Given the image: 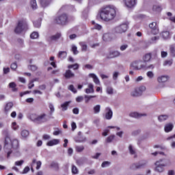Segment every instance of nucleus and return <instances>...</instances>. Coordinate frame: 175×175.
Masks as SVG:
<instances>
[{
  "mask_svg": "<svg viewBox=\"0 0 175 175\" xmlns=\"http://www.w3.org/2000/svg\"><path fill=\"white\" fill-rule=\"evenodd\" d=\"M106 92L108 94V95H113L114 94V90L113 88L109 86L106 89Z\"/></svg>",
  "mask_w": 175,
  "mask_h": 175,
  "instance_id": "nucleus-36",
  "label": "nucleus"
},
{
  "mask_svg": "<svg viewBox=\"0 0 175 175\" xmlns=\"http://www.w3.org/2000/svg\"><path fill=\"white\" fill-rule=\"evenodd\" d=\"M127 8H133L136 5V0H123Z\"/></svg>",
  "mask_w": 175,
  "mask_h": 175,
  "instance_id": "nucleus-18",
  "label": "nucleus"
},
{
  "mask_svg": "<svg viewBox=\"0 0 175 175\" xmlns=\"http://www.w3.org/2000/svg\"><path fill=\"white\" fill-rule=\"evenodd\" d=\"M128 47H129L128 44H123L120 46V51H125V50H126Z\"/></svg>",
  "mask_w": 175,
  "mask_h": 175,
  "instance_id": "nucleus-49",
  "label": "nucleus"
},
{
  "mask_svg": "<svg viewBox=\"0 0 175 175\" xmlns=\"http://www.w3.org/2000/svg\"><path fill=\"white\" fill-rule=\"evenodd\" d=\"M33 25L36 28H40L42 23H40V21H37L33 23Z\"/></svg>",
  "mask_w": 175,
  "mask_h": 175,
  "instance_id": "nucleus-51",
  "label": "nucleus"
},
{
  "mask_svg": "<svg viewBox=\"0 0 175 175\" xmlns=\"http://www.w3.org/2000/svg\"><path fill=\"white\" fill-rule=\"evenodd\" d=\"M85 103H89L90 100L92 99V98H96V96H88V95H85Z\"/></svg>",
  "mask_w": 175,
  "mask_h": 175,
  "instance_id": "nucleus-34",
  "label": "nucleus"
},
{
  "mask_svg": "<svg viewBox=\"0 0 175 175\" xmlns=\"http://www.w3.org/2000/svg\"><path fill=\"white\" fill-rule=\"evenodd\" d=\"M71 101H66L64 103L61 105L62 110V111H66V110H68V106H69V104Z\"/></svg>",
  "mask_w": 175,
  "mask_h": 175,
  "instance_id": "nucleus-27",
  "label": "nucleus"
},
{
  "mask_svg": "<svg viewBox=\"0 0 175 175\" xmlns=\"http://www.w3.org/2000/svg\"><path fill=\"white\" fill-rule=\"evenodd\" d=\"M94 113L95 114H98V113L100 112V105H96V106L94 107L93 108Z\"/></svg>",
  "mask_w": 175,
  "mask_h": 175,
  "instance_id": "nucleus-35",
  "label": "nucleus"
},
{
  "mask_svg": "<svg viewBox=\"0 0 175 175\" xmlns=\"http://www.w3.org/2000/svg\"><path fill=\"white\" fill-rule=\"evenodd\" d=\"M64 77L66 79H72L75 77V73H73L70 70H66L64 73Z\"/></svg>",
  "mask_w": 175,
  "mask_h": 175,
  "instance_id": "nucleus-21",
  "label": "nucleus"
},
{
  "mask_svg": "<svg viewBox=\"0 0 175 175\" xmlns=\"http://www.w3.org/2000/svg\"><path fill=\"white\" fill-rule=\"evenodd\" d=\"M67 55L68 53H66V51H59L57 55V57L59 58H61L62 59H64V58H66Z\"/></svg>",
  "mask_w": 175,
  "mask_h": 175,
  "instance_id": "nucleus-28",
  "label": "nucleus"
},
{
  "mask_svg": "<svg viewBox=\"0 0 175 175\" xmlns=\"http://www.w3.org/2000/svg\"><path fill=\"white\" fill-rule=\"evenodd\" d=\"M129 116L133 118H140L142 117L147 116V113H142L139 112H131L129 113Z\"/></svg>",
  "mask_w": 175,
  "mask_h": 175,
  "instance_id": "nucleus-14",
  "label": "nucleus"
},
{
  "mask_svg": "<svg viewBox=\"0 0 175 175\" xmlns=\"http://www.w3.org/2000/svg\"><path fill=\"white\" fill-rule=\"evenodd\" d=\"M169 118V116L167 115H161L158 117V120L159 122H163V121H166Z\"/></svg>",
  "mask_w": 175,
  "mask_h": 175,
  "instance_id": "nucleus-25",
  "label": "nucleus"
},
{
  "mask_svg": "<svg viewBox=\"0 0 175 175\" xmlns=\"http://www.w3.org/2000/svg\"><path fill=\"white\" fill-rule=\"evenodd\" d=\"M40 2L42 8H46V6H49L50 3H51V0H40Z\"/></svg>",
  "mask_w": 175,
  "mask_h": 175,
  "instance_id": "nucleus-23",
  "label": "nucleus"
},
{
  "mask_svg": "<svg viewBox=\"0 0 175 175\" xmlns=\"http://www.w3.org/2000/svg\"><path fill=\"white\" fill-rule=\"evenodd\" d=\"M131 68H133L134 70H142L144 69V62L142 60H135L131 63Z\"/></svg>",
  "mask_w": 175,
  "mask_h": 175,
  "instance_id": "nucleus-6",
  "label": "nucleus"
},
{
  "mask_svg": "<svg viewBox=\"0 0 175 175\" xmlns=\"http://www.w3.org/2000/svg\"><path fill=\"white\" fill-rule=\"evenodd\" d=\"M49 107L51 110V113H53V111H55V109L54 108V105L52 103L49 104Z\"/></svg>",
  "mask_w": 175,
  "mask_h": 175,
  "instance_id": "nucleus-59",
  "label": "nucleus"
},
{
  "mask_svg": "<svg viewBox=\"0 0 175 175\" xmlns=\"http://www.w3.org/2000/svg\"><path fill=\"white\" fill-rule=\"evenodd\" d=\"M109 132H110V130L106 129L104 130V131L103 132L102 135L103 136H107V133H109Z\"/></svg>",
  "mask_w": 175,
  "mask_h": 175,
  "instance_id": "nucleus-63",
  "label": "nucleus"
},
{
  "mask_svg": "<svg viewBox=\"0 0 175 175\" xmlns=\"http://www.w3.org/2000/svg\"><path fill=\"white\" fill-rule=\"evenodd\" d=\"M28 69L29 70H31L32 72H36V70H38V66L35 65H30V66H28Z\"/></svg>",
  "mask_w": 175,
  "mask_h": 175,
  "instance_id": "nucleus-45",
  "label": "nucleus"
},
{
  "mask_svg": "<svg viewBox=\"0 0 175 175\" xmlns=\"http://www.w3.org/2000/svg\"><path fill=\"white\" fill-rule=\"evenodd\" d=\"M27 28V24L23 21H19L15 28L16 33H21Z\"/></svg>",
  "mask_w": 175,
  "mask_h": 175,
  "instance_id": "nucleus-9",
  "label": "nucleus"
},
{
  "mask_svg": "<svg viewBox=\"0 0 175 175\" xmlns=\"http://www.w3.org/2000/svg\"><path fill=\"white\" fill-rule=\"evenodd\" d=\"M54 23L55 24H59V25H66L69 23V18L66 14H62L55 18Z\"/></svg>",
  "mask_w": 175,
  "mask_h": 175,
  "instance_id": "nucleus-5",
  "label": "nucleus"
},
{
  "mask_svg": "<svg viewBox=\"0 0 175 175\" xmlns=\"http://www.w3.org/2000/svg\"><path fill=\"white\" fill-rule=\"evenodd\" d=\"M86 94H94V85L92 83L88 84V88L85 90Z\"/></svg>",
  "mask_w": 175,
  "mask_h": 175,
  "instance_id": "nucleus-22",
  "label": "nucleus"
},
{
  "mask_svg": "<svg viewBox=\"0 0 175 175\" xmlns=\"http://www.w3.org/2000/svg\"><path fill=\"white\" fill-rule=\"evenodd\" d=\"M11 128L13 129V131H17V129H18V125H17L16 122H14L12 123Z\"/></svg>",
  "mask_w": 175,
  "mask_h": 175,
  "instance_id": "nucleus-48",
  "label": "nucleus"
},
{
  "mask_svg": "<svg viewBox=\"0 0 175 175\" xmlns=\"http://www.w3.org/2000/svg\"><path fill=\"white\" fill-rule=\"evenodd\" d=\"M126 31H128V25L126 24H122L114 28L116 33H125Z\"/></svg>",
  "mask_w": 175,
  "mask_h": 175,
  "instance_id": "nucleus-8",
  "label": "nucleus"
},
{
  "mask_svg": "<svg viewBox=\"0 0 175 175\" xmlns=\"http://www.w3.org/2000/svg\"><path fill=\"white\" fill-rule=\"evenodd\" d=\"M18 148V140H12L10 137H5L4 144V151L7 153L8 158L10 157V154L13 152V150Z\"/></svg>",
  "mask_w": 175,
  "mask_h": 175,
  "instance_id": "nucleus-2",
  "label": "nucleus"
},
{
  "mask_svg": "<svg viewBox=\"0 0 175 175\" xmlns=\"http://www.w3.org/2000/svg\"><path fill=\"white\" fill-rule=\"evenodd\" d=\"M169 80V76L167 75H161L157 77V82L159 84H163L164 83H166Z\"/></svg>",
  "mask_w": 175,
  "mask_h": 175,
  "instance_id": "nucleus-15",
  "label": "nucleus"
},
{
  "mask_svg": "<svg viewBox=\"0 0 175 175\" xmlns=\"http://www.w3.org/2000/svg\"><path fill=\"white\" fill-rule=\"evenodd\" d=\"M21 135L23 139H27V137H28V136H29V131H28L27 130H23L21 131Z\"/></svg>",
  "mask_w": 175,
  "mask_h": 175,
  "instance_id": "nucleus-31",
  "label": "nucleus"
},
{
  "mask_svg": "<svg viewBox=\"0 0 175 175\" xmlns=\"http://www.w3.org/2000/svg\"><path fill=\"white\" fill-rule=\"evenodd\" d=\"M29 120L36 124H44V122H47V114L41 113L38 115L36 113H31L29 116Z\"/></svg>",
  "mask_w": 175,
  "mask_h": 175,
  "instance_id": "nucleus-4",
  "label": "nucleus"
},
{
  "mask_svg": "<svg viewBox=\"0 0 175 175\" xmlns=\"http://www.w3.org/2000/svg\"><path fill=\"white\" fill-rule=\"evenodd\" d=\"M104 42H111L113 40V35L110 33H105L103 36Z\"/></svg>",
  "mask_w": 175,
  "mask_h": 175,
  "instance_id": "nucleus-17",
  "label": "nucleus"
},
{
  "mask_svg": "<svg viewBox=\"0 0 175 175\" xmlns=\"http://www.w3.org/2000/svg\"><path fill=\"white\" fill-rule=\"evenodd\" d=\"M163 65V66H172L173 65V59L165 60Z\"/></svg>",
  "mask_w": 175,
  "mask_h": 175,
  "instance_id": "nucleus-37",
  "label": "nucleus"
},
{
  "mask_svg": "<svg viewBox=\"0 0 175 175\" xmlns=\"http://www.w3.org/2000/svg\"><path fill=\"white\" fill-rule=\"evenodd\" d=\"M89 77H91L93 79V81L95 84L97 85H100V81H99V78H98V76L94 73L89 74Z\"/></svg>",
  "mask_w": 175,
  "mask_h": 175,
  "instance_id": "nucleus-19",
  "label": "nucleus"
},
{
  "mask_svg": "<svg viewBox=\"0 0 175 175\" xmlns=\"http://www.w3.org/2000/svg\"><path fill=\"white\" fill-rule=\"evenodd\" d=\"M62 36L61 33H57L56 34L50 37L51 40H58Z\"/></svg>",
  "mask_w": 175,
  "mask_h": 175,
  "instance_id": "nucleus-29",
  "label": "nucleus"
},
{
  "mask_svg": "<svg viewBox=\"0 0 175 175\" xmlns=\"http://www.w3.org/2000/svg\"><path fill=\"white\" fill-rule=\"evenodd\" d=\"M114 137H116V135H111L109 137H107L106 142L107 143H111L113 142V140H114Z\"/></svg>",
  "mask_w": 175,
  "mask_h": 175,
  "instance_id": "nucleus-44",
  "label": "nucleus"
},
{
  "mask_svg": "<svg viewBox=\"0 0 175 175\" xmlns=\"http://www.w3.org/2000/svg\"><path fill=\"white\" fill-rule=\"evenodd\" d=\"M98 16L102 21L105 23L112 21L117 16V8L112 5H104L100 9Z\"/></svg>",
  "mask_w": 175,
  "mask_h": 175,
  "instance_id": "nucleus-1",
  "label": "nucleus"
},
{
  "mask_svg": "<svg viewBox=\"0 0 175 175\" xmlns=\"http://www.w3.org/2000/svg\"><path fill=\"white\" fill-rule=\"evenodd\" d=\"M69 90L70 91H72V92H74V94H76V92H77V90H76V88H75V86H73V85H70L69 86Z\"/></svg>",
  "mask_w": 175,
  "mask_h": 175,
  "instance_id": "nucleus-55",
  "label": "nucleus"
},
{
  "mask_svg": "<svg viewBox=\"0 0 175 175\" xmlns=\"http://www.w3.org/2000/svg\"><path fill=\"white\" fill-rule=\"evenodd\" d=\"M121 55V53L118 51H111L108 55V58H117Z\"/></svg>",
  "mask_w": 175,
  "mask_h": 175,
  "instance_id": "nucleus-16",
  "label": "nucleus"
},
{
  "mask_svg": "<svg viewBox=\"0 0 175 175\" xmlns=\"http://www.w3.org/2000/svg\"><path fill=\"white\" fill-rule=\"evenodd\" d=\"M72 51L75 55L79 54V51H77V46L76 45H72Z\"/></svg>",
  "mask_w": 175,
  "mask_h": 175,
  "instance_id": "nucleus-43",
  "label": "nucleus"
},
{
  "mask_svg": "<svg viewBox=\"0 0 175 175\" xmlns=\"http://www.w3.org/2000/svg\"><path fill=\"white\" fill-rule=\"evenodd\" d=\"M152 13L154 14H158L162 12V5L159 4H154L152 7Z\"/></svg>",
  "mask_w": 175,
  "mask_h": 175,
  "instance_id": "nucleus-13",
  "label": "nucleus"
},
{
  "mask_svg": "<svg viewBox=\"0 0 175 175\" xmlns=\"http://www.w3.org/2000/svg\"><path fill=\"white\" fill-rule=\"evenodd\" d=\"M129 150L131 155H135V154H136V150H135V148L132 146V145L129 146Z\"/></svg>",
  "mask_w": 175,
  "mask_h": 175,
  "instance_id": "nucleus-41",
  "label": "nucleus"
},
{
  "mask_svg": "<svg viewBox=\"0 0 175 175\" xmlns=\"http://www.w3.org/2000/svg\"><path fill=\"white\" fill-rule=\"evenodd\" d=\"M151 58H152L151 53H148L144 56L143 61L144 62H150V61H151Z\"/></svg>",
  "mask_w": 175,
  "mask_h": 175,
  "instance_id": "nucleus-26",
  "label": "nucleus"
},
{
  "mask_svg": "<svg viewBox=\"0 0 175 175\" xmlns=\"http://www.w3.org/2000/svg\"><path fill=\"white\" fill-rule=\"evenodd\" d=\"M23 163H24V161L21 160V161H16L15 162V165L16 166H21V165H23Z\"/></svg>",
  "mask_w": 175,
  "mask_h": 175,
  "instance_id": "nucleus-58",
  "label": "nucleus"
},
{
  "mask_svg": "<svg viewBox=\"0 0 175 175\" xmlns=\"http://www.w3.org/2000/svg\"><path fill=\"white\" fill-rule=\"evenodd\" d=\"M146 86H139L137 88H135L131 92V96H141V95L143 94V92L146 91Z\"/></svg>",
  "mask_w": 175,
  "mask_h": 175,
  "instance_id": "nucleus-7",
  "label": "nucleus"
},
{
  "mask_svg": "<svg viewBox=\"0 0 175 175\" xmlns=\"http://www.w3.org/2000/svg\"><path fill=\"white\" fill-rule=\"evenodd\" d=\"M105 120H111L113 118V111L109 107L105 108V113L104 115Z\"/></svg>",
  "mask_w": 175,
  "mask_h": 175,
  "instance_id": "nucleus-12",
  "label": "nucleus"
},
{
  "mask_svg": "<svg viewBox=\"0 0 175 175\" xmlns=\"http://www.w3.org/2000/svg\"><path fill=\"white\" fill-rule=\"evenodd\" d=\"M30 38H31V39H38L39 38V33H38L36 31H33L30 35Z\"/></svg>",
  "mask_w": 175,
  "mask_h": 175,
  "instance_id": "nucleus-39",
  "label": "nucleus"
},
{
  "mask_svg": "<svg viewBox=\"0 0 175 175\" xmlns=\"http://www.w3.org/2000/svg\"><path fill=\"white\" fill-rule=\"evenodd\" d=\"M42 138L44 139V140H50L51 139V137L50 136V135L44 134Z\"/></svg>",
  "mask_w": 175,
  "mask_h": 175,
  "instance_id": "nucleus-54",
  "label": "nucleus"
},
{
  "mask_svg": "<svg viewBox=\"0 0 175 175\" xmlns=\"http://www.w3.org/2000/svg\"><path fill=\"white\" fill-rule=\"evenodd\" d=\"M33 163H36V169L37 170H39L40 169V167L42 166V161H36V159H34L32 161V166H33Z\"/></svg>",
  "mask_w": 175,
  "mask_h": 175,
  "instance_id": "nucleus-24",
  "label": "nucleus"
},
{
  "mask_svg": "<svg viewBox=\"0 0 175 175\" xmlns=\"http://www.w3.org/2000/svg\"><path fill=\"white\" fill-rule=\"evenodd\" d=\"M155 172L157 173H162L164 170L163 167L166 166H170L172 165V161L169 159H160L155 162Z\"/></svg>",
  "mask_w": 175,
  "mask_h": 175,
  "instance_id": "nucleus-3",
  "label": "nucleus"
},
{
  "mask_svg": "<svg viewBox=\"0 0 175 175\" xmlns=\"http://www.w3.org/2000/svg\"><path fill=\"white\" fill-rule=\"evenodd\" d=\"M75 150L77 151V152H81L84 151V147L83 146H76Z\"/></svg>",
  "mask_w": 175,
  "mask_h": 175,
  "instance_id": "nucleus-47",
  "label": "nucleus"
},
{
  "mask_svg": "<svg viewBox=\"0 0 175 175\" xmlns=\"http://www.w3.org/2000/svg\"><path fill=\"white\" fill-rule=\"evenodd\" d=\"M13 107V103H8L5 107V113H8V111H10V109Z\"/></svg>",
  "mask_w": 175,
  "mask_h": 175,
  "instance_id": "nucleus-32",
  "label": "nucleus"
},
{
  "mask_svg": "<svg viewBox=\"0 0 175 175\" xmlns=\"http://www.w3.org/2000/svg\"><path fill=\"white\" fill-rule=\"evenodd\" d=\"M72 174H79V170L76 165H72Z\"/></svg>",
  "mask_w": 175,
  "mask_h": 175,
  "instance_id": "nucleus-46",
  "label": "nucleus"
},
{
  "mask_svg": "<svg viewBox=\"0 0 175 175\" xmlns=\"http://www.w3.org/2000/svg\"><path fill=\"white\" fill-rule=\"evenodd\" d=\"M120 75V72H114L113 73V80H117V79H118V76Z\"/></svg>",
  "mask_w": 175,
  "mask_h": 175,
  "instance_id": "nucleus-52",
  "label": "nucleus"
},
{
  "mask_svg": "<svg viewBox=\"0 0 175 175\" xmlns=\"http://www.w3.org/2000/svg\"><path fill=\"white\" fill-rule=\"evenodd\" d=\"M94 29H97L98 31H100L102 29V25L99 24H94Z\"/></svg>",
  "mask_w": 175,
  "mask_h": 175,
  "instance_id": "nucleus-56",
  "label": "nucleus"
},
{
  "mask_svg": "<svg viewBox=\"0 0 175 175\" xmlns=\"http://www.w3.org/2000/svg\"><path fill=\"white\" fill-rule=\"evenodd\" d=\"M79 46H81V51H83V53H85V51H87V44H85V42H79Z\"/></svg>",
  "mask_w": 175,
  "mask_h": 175,
  "instance_id": "nucleus-30",
  "label": "nucleus"
},
{
  "mask_svg": "<svg viewBox=\"0 0 175 175\" xmlns=\"http://www.w3.org/2000/svg\"><path fill=\"white\" fill-rule=\"evenodd\" d=\"M75 100L77 103H80L84 100V97L83 96H79L75 98Z\"/></svg>",
  "mask_w": 175,
  "mask_h": 175,
  "instance_id": "nucleus-50",
  "label": "nucleus"
},
{
  "mask_svg": "<svg viewBox=\"0 0 175 175\" xmlns=\"http://www.w3.org/2000/svg\"><path fill=\"white\" fill-rule=\"evenodd\" d=\"M109 166H110V162L109 161H104L101 164V167H107Z\"/></svg>",
  "mask_w": 175,
  "mask_h": 175,
  "instance_id": "nucleus-53",
  "label": "nucleus"
},
{
  "mask_svg": "<svg viewBox=\"0 0 175 175\" xmlns=\"http://www.w3.org/2000/svg\"><path fill=\"white\" fill-rule=\"evenodd\" d=\"M57 144H59V139H51L46 143V146L49 147H53V146H57Z\"/></svg>",
  "mask_w": 175,
  "mask_h": 175,
  "instance_id": "nucleus-20",
  "label": "nucleus"
},
{
  "mask_svg": "<svg viewBox=\"0 0 175 175\" xmlns=\"http://www.w3.org/2000/svg\"><path fill=\"white\" fill-rule=\"evenodd\" d=\"M161 35L163 39H169L170 38V33L169 31H163Z\"/></svg>",
  "mask_w": 175,
  "mask_h": 175,
  "instance_id": "nucleus-42",
  "label": "nucleus"
},
{
  "mask_svg": "<svg viewBox=\"0 0 175 175\" xmlns=\"http://www.w3.org/2000/svg\"><path fill=\"white\" fill-rule=\"evenodd\" d=\"M29 172V167H25L22 172V174H27Z\"/></svg>",
  "mask_w": 175,
  "mask_h": 175,
  "instance_id": "nucleus-57",
  "label": "nucleus"
},
{
  "mask_svg": "<svg viewBox=\"0 0 175 175\" xmlns=\"http://www.w3.org/2000/svg\"><path fill=\"white\" fill-rule=\"evenodd\" d=\"M146 76L150 79V80H152V79L154 77V72L152 71H148L146 72Z\"/></svg>",
  "mask_w": 175,
  "mask_h": 175,
  "instance_id": "nucleus-40",
  "label": "nucleus"
},
{
  "mask_svg": "<svg viewBox=\"0 0 175 175\" xmlns=\"http://www.w3.org/2000/svg\"><path fill=\"white\" fill-rule=\"evenodd\" d=\"M170 54L172 57H175V45L170 46Z\"/></svg>",
  "mask_w": 175,
  "mask_h": 175,
  "instance_id": "nucleus-33",
  "label": "nucleus"
},
{
  "mask_svg": "<svg viewBox=\"0 0 175 175\" xmlns=\"http://www.w3.org/2000/svg\"><path fill=\"white\" fill-rule=\"evenodd\" d=\"M10 68L13 69V70H16V69H17V63H12Z\"/></svg>",
  "mask_w": 175,
  "mask_h": 175,
  "instance_id": "nucleus-61",
  "label": "nucleus"
},
{
  "mask_svg": "<svg viewBox=\"0 0 175 175\" xmlns=\"http://www.w3.org/2000/svg\"><path fill=\"white\" fill-rule=\"evenodd\" d=\"M174 129V124L172 122H167L164 125V132L165 133H169Z\"/></svg>",
  "mask_w": 175,
  "mask_h": 175,
  "instance_id": "nucleus-11",
  "label": "nucleus"
},
{
  "mask_svg": "<svg viewBox=\"0 0 175 175\" xmlns=\"http://www.w3.org/2000/svg\"><path fill=\"white\" fill-rule=\"evenodd\" d=\"M170 146L172 150H175V141H172L170 144Z\"/></svg>",
  "mask_w": 175,
  "mask_h": 175,
  "instance_id": "nucleus-64",
  "label": "nucleus"
},
{
  "mask_svg": "<svg viewBox=\"0 0 175 175\" xmlns=\"http://www.w3.org/2000/svg\"><path fill=\"white\" fill-rule=\"evenodd\" d=\"M71 127H72V131H75L77 128V125H76V122H72L71 123Z\"/></svg>",
  "mask_w": 175,
  "mask_h": 175,
  "instance_id": "nucleus-62",
  "label": "nucleus"
},
{
  "mask_svg": "<svg viewBox=\"0 0 175 175\" xmlns=\"http://www.w3.org/2000/svg\"><path fill=\"white\" fill-rule=\"evenodd\" d=\"M149 27L151 29V32L153 35H158L159 33V28L158 27V25H157L156 22H152L149 24Z\"/></svg>",
  "mask_w": 175,
  "mask_h": 175,
  "instance_id": "nucleus-10",
  "label": "nucleus"
},
{
  "mask_svg": "<svg viewBox=\"0 0 175 175\" xmlns=\"http://www.w3.org/2000/svg\"><path fill=\"white\" fill-rule=\"evenodd\" d=\"M30 5L32 9H38V3H36V0H31Z\"/></svg>",
  "mask_w": 175,
  "mask_h": 175,
  "instance_id": "nucleus-38",
  "label": "nucleus"
},
{
  "mask_svg": "<svg viewBox=\"0 0 175 175\" xmlns=\"http://www.w3.org/2000/svg\"><path fill=\"white\" fill-rule=\"evenodd\" d=\"M161 58H166V57H167V52L161 51Z\"/></svg>",
  "mask_w": 175,
  "mask_h": 175,
  "instance_id": "nucleus-60",
  "label": "nucleus"
}]
</instances>
